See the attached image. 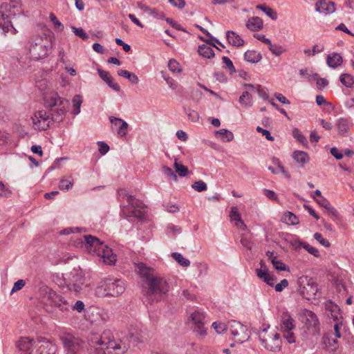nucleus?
<instances>
[{
  "instance_id": "nucleus-1",
  "label": "nucleus",
  "mask_w": 354,
  "mask_h": 354,
  "mask_svg": "<svg viewBox=\"0 0 354 354\" xmlns=\"http://www.w3.org/2000/svg\"><path fill=\"white\" fill-rule=\"evenodd\" d=\"M44 102L46 106L51 109V116L44 110L37 111L32 118L33 128L37 131H46L53 121H62L67 112L68 102L61 97L57 92L45 95Z\"/></svg>"
},
{
  "instance_id": "nucleus-2",
  "label": "nucleus",
  "mask_w": 354,
  "mask_h": 354,
  "mask_svg": "<svg viewBox=\"0 0 354 354\" xmlns=\"http://www.w3.org/2000/svg\"><path fill=\"white\" fill-rule=\"evenodd\" d=\"M81 247L86 250L90 254L100 258V261L107 265H113L116 261V255L113 252L112 249L104 244L95 236L92 235H84L81 239Z\"/></svg>"
},
{
  "instance_id": "nucleus-3",
  "label": "nucleus",
  "mask_w": 354,
  "mask_h": 354,
  "mask_svg": "<svg viewBox=\"0 0 354 354\" xmlns=\"http://www.w3.org/2000/svg\"><path fill=\"white\" fill-rule=\"evenodd\" d=\"M144 302L151 304L163 299L169 290L167 280L161 277H154L145 285Z\"/></svg>"
},
{
  "instance_id": "nucleus-4",
  "label": "nucleus",
  "mask_w": 354,
  "mask_h": 354,
  "mask_svg": "<svg viewBox=\"0 0 354 354\" xmlns=\"http://www.w3.org/2000/svg\"><path fill=\"white\" fill-rule=\"evenodd\" d=\"M51 48V41L44 35L31 37L26 45L27 54L32 60L46 58L50 54Z\"/></svg>"
},
{
  "instance_id": "nucleus-5",
  "label": "nucleus",
  "mask_w": 354,
  "mask_h": 354,
  "mask_svg": "<svg viewBox=\"0 0 354 354\" xmlns=\"http://www.w3.org/2000/svg\"><path fill=\"white\" fill-rule=\"evenodd\" d=\"M39 299L46 307H57L62 311L69 310V303L46 285H41L38 291Z\"/></svg>"
},
{
  "instance_id": "nucleus-6",
  "label": "nucleus",
  "mask_w": 354,
  "mask_h": 354,
  "mask_svg": "<svg viewBox=\"0 0 354 354\" xmlns=\"http://www.w3.org/2000/svg\"><path fill=\"white\" fill-rule=\"evenodd\" d=\"M120 196H126L128 205L123 206L121 214L127 218H141L144 216L145 204L140 200L136 199L133 196L129 195L125 190L119 192Z\"/></svg>"
},
{
  "instance_id": "nucleus-7",
  "label": "nucleus",
  "mask_w": 354,
  "mask_h": 354,
  "mask_svg": "<svg viewBox=\"0 0 354 354\" xmlns=\"http://www.w3.org/2000/svg\"><path fill=\"white\" fill-rule=\"evenodd\" d=\"M125 290L124 282L120 279H106L104 284L97 288L96 293L100 297H118Z\"/></svg>"
},
{
  "instance_id": "nucleus-8",
  "label": "nucleus",
  "mask_w": 354,
  "mask_h": 354,
  "mask_svg": "<svg viewBox=\"0 0 354 354\" xmlns=\"http://www.w3.org/2000/svg\"><path fill=\"white\" fill-rule=\"evenodd\" d=\"M106 333H104L101 337H94L91 339V346L94 348L93 354H107L109 349H120L122 346L117 344L107 337Z\"/></svg>"
},
{
  "instance_id": "nucleus-9",
  "label": "nucleus",
  "mask_w": 354,
  "mask_h": 354,
  "mask_svg": "<svg viewBox=\"0 0 354 354\" xmlns=\"http://www.w3.org/2000/svg\"><path fill=\"white\" fill-rule=\"evenodd\" d=\"M65 354H79L84 348L85 342L72 334L66 333L61 337Z\"/></svg>"
},
{
  "instance_id": "nucleus-10",
  "label": "nucleus",
  "mask_w": 354,
  "mask_h": 354,
  "mask_svg": "<svg viewBox=\"0 0 354 354\" xmlns=\"http://www.w3.org/2000/svg\"><path fill=\"white\" fill-rule=\"evenodd\" d=\"M228 328L231 334L236 337V341L243 343L248 340L250 337V333L247 327L241 322L236 320H232L228 322Z\"/></svg>"
},
{
  "instance_id": "nucleus-11",
  "label": "nucleus",
  "mask_w": 354,
  "mask_h": 354,
  "mask_svg": "<svg viewBox=\"0 0 354 354\" xmlns=\"http://www.w3.org/2000/svg\"><path fill=\"white\" fill-rule=\"evenodd\" d=\"M0 8L1 15H3V17L10 21L12 17L21 13L20 0H10L3 2L1 5Z\"/></svg>"
},
{
  "instance_id": "nucleus-12",
  "label": "nucleus",
  "mask_w": 354,
  "mask_h": 354,
  "mask_svg": "<svg viewBox=\"0 0 354 354\" xmlns=\"http://www.w3.org/2000/svg\"><path fill=\"white\" fill-rule=\"evenodd\" d=\"M190 318L195 325V330L197 334L203 337H205L207 334L206 330L204 328L205 324V314L199 311H195L192 313Z\"/></svg>"
},
{
  "instance_id": "nucleus-13",
  "label": "nucleus",
  "mask_w": 354,
  "mask_h": 354,
  "mask_svg": "<svg viewBox=\"0 0 354 354\" xmlns=\"http://www.w3.org/2000/svg\"><path fill=\"white\" fill-rule=\"evenodd\" d=\"M259 338L263 346L267 350L270 351L277 352L279 351L281 348V340L280 339V335L278 333H275L273 335L272 338L268 341L267 339L262 337L261 335H259Z\"/></svg>"
},
{
  "instance_id": "nucleus-14",
  "label": "nucleus",
  "mask_w": 354,
  "mask_h": 354,
  "mask_svg": "<svg viewBox=\"0 0 354 354\" xmlns=\"http://www.w3.org/2000/svg\"><path fill=\"white\" fill-rule=\"evenodd\" d=\"M84 279L80 274L76 273L69 278L66 282V286L69 290L79 292L84 285Z\"/></svg>"
},
{
  "instance_id": "nucleus-15",
  "label": "nucleus",
  "mask_w": 354,
  "mask_h": 354,
  "mask_svg": "<svg viewBox=\"0 0 354 354\" xmlns=\"http://www.w3.org/2000/svg\"><path fill=\"white\" fill-rule=\"evenodd\" d=\"M37 346V354H55L57 352V346L55 344L44 339L39 341Z\"/></svg>"
},
{
  "instance_id": "nucleus-16",
  "label": "nucleus",
  "mask_w": 354,
  "mask_h": 354,
  "mask_svg": "<svg viewBox=\"0 0 354 354\" xmlns=\"http://www.w3.org/2000/svg\"><path fill=\"white\" fill-rule=\"evenodd\" d=\"M35 344V342L33 339L25 337L20 338L17 343V346L24 354H33V346Z\"/></svg>"
},
{
  "instance_id": "nucleus-17",
  "label": "nucleus",
  "mask_w": 354,
  "mask_h": 354,
  "mask_svg": "<svg viewBox=\"0 0 354 354\" xmlns=\"http://www.w3.org/2000/svg\"><path fill=\"white\" fill-rule=\"evenodd\" d=\"M109 120L112 126L118 129L117 131L118 135L120 137H124L127 133L128 124L121 118L113 116H111Z\"/></svg>"
},
{
  "instance_id": "nucleus-18",
  "label": "nucleus",
  "mask_w": 354,
  "mask_h": 354,
  "mask_svg": "<svg viewBox=\"0 0 354 354\" xmlns=\"http://www.w3.org/2000/svg\"><path fill=\"white\" fill-rule=\"evenodd\" d=\"M352 123L348 118H339L336 121V127L339 134L342 136H347L348 135V129Z\"/></svg>"
},
{
  "instance_id": "nucleus-19",
  "label": "nucleus",
  "mask_w": 354,
  "mask_h": 354,
  "mask_svg": "<svg viewBox=\"0 0 354 354\" xmlns=\"http://www.w3.org/2000/svg\"><path fill=\"white\" fill-rule=\"evenodd\" d=\"M97 73L100 77L108 84L109 87L115 91H120V85L116 82H113V79L108 71H104L102 69H97Z\"/></svg>"
},
{
  "instance_id": "nucleus-20",
  "label": "nucleus",
  "mask_w": 354,
  "mask_h": 354,
  "mask_svg": "<svg viewBox=\"0 0 354 354\" xmlns=\"http://www.w3.org/2000/svg\"><path fill=\"white\" fill-rule=\"evenodd\" d=\"M137 268L140 277L145 279V285L150 280V279L155 277L153 270L151 268L146 266L143 263H138Z\"/></svg>"
},
{
  "instance_id": "nucleus-21",
  "label": "nucleus",
  "mask_w": 354,
  "mask_h": 354,
  "mask_svg": "<svg viewBox=\"0 0 354 354\" xmlns=\"http://www.w3.org/2000/svg\"><path fill=\"white\" fill-rule=\"evenodd\" d=\"M226 39L230 45L236 47L242 46L245 43L244 40L232 30H227L226 32Z\"/></svg>"
},
{
  "instance_id": "nucleus-22",
  "label": "nucleus",
  "mask_w": 354,
  "mask_h": 354,
  "mask_svg": "<svg viewBox=\"0 0 354 354\" xmlns=\"http://www.w3.org/2000/svg\"><path fill=\"white\" fill-rule=\"evenodd\" d=\"M315 7L316 10L319 12L333 13L335 10V3L333 2H327L326 0L318 1Z\"/></svg>"
},
{
  "instance_id": "nucleus-23",
  "label": "nucleus",
  "mask_w": 354,
  "mask_h": 354,
  "mask_svg": "<svg viewBox=\"0 0 354 354\" xmlns=\"http://www.w3.org/2000/svg\"><path fill=\"white\" fill-rule=\"evenodd\" d=\"M295 328V320L289 315H284L281 319V330L288 332Z\"/></svg>"
},
{
  "instance_id": "nucleus-24",
  "label": "nucleus",
  "mask_w": 354,
  "mask_h": 354,
  "mask_svg": "<svg viewBox=\"0 0 354 354\" xmlns=\"http://www.w3.org/2000/svg\"><path fill=\"white\" fill-rule=\"evenodd\" d=\"M318 285L312 279H309L306 284V286H304L302 293L306 292L309 297H315L318 292Z\"/></svg>"
},
{
  "instance_id": "nucleus-25",
  "label": "nucleus",
  "mask_w": 354,
  "mask_h": 354,
  "mask_svg": "<svg viewBox=\"0 0 354 354\" xmlns=\"http://www.w3.org/2000/svg\"><path fill=\"white\" fill-rule=\"evenodd\" d=\"M246 27L251 31H257L263 28V21L258 17H252L246 23Z\"/></svg>"
},
{
  "instance_id": "nucleus-26",
  "label": "nucleus",
  "mask_w": 354,
  "mask_h": 354,
  "mask_svg": "<svg viewBox=\"0 0 354 354\" xmlns=\"http://www.w3.org/2000/svg\"><path fill=\"white\" fill-rule=\"evenodd\" d=\"M343 59L341 55L337 53H333L327 57L326 63L328 66L335 68L342 64Z\"/></svg>"
},
{
  "instance_id": "nucleus-27",
  "label": "nucleus",
  "mask_w": 354,
  "mask_h": 354,
  "mask_svg": "<svg viewBox=\"0 0 354 354\" xmlns=\"http://www.w3.org/2000/svg\"><path fill=\"white\" fill-rule=\"evenodd\" d=\"M306 318V324L308 327H312L316 329L319 325V319L317 315L311 310H306L304 313Z\"/></svg>"
},
{
  "instance_id": "nucleus-28",
  "label": "nucleus",
  "mask_w": 354,
  "mask_h": 354,
  "mask_svg": "<svg viewBox=\"0 0 354 354\" xmlns=\"http://www.w3.org/2000/svg\"><path fill=\"white\" fill-rule=\"evenodd\" d=\"M0 28L2 30L3 32L6 33L9 31H11L12 34H16L17 32V30L13 27L12 24L9 20H7L6 18L3 17V15H1L0 12Z\"/></svg>"
},
{
  "instance_id": "nucleus-29",
  "label": "nucleus",
  "mask_w": 354,
  "mask_h": 354,
  "mask_svg": "<svg viewBox=\"0 0 354 354\" xmlns=\"http://www.w3.org/2000/svg\"><path fill=\"white\" fill-rule=\"evenodd\" d=\"M292 158L296 162L300 164L301 167L309 161L308 153L303 151H295L292 153Z\"/></svg>"
},
{
  "instance_id": "nucleus-30",
  "label": "nucleus",
  "mask_w": 354,
  "mask_h": 354,
  "mask_svg": "<svg viewBox=\"0 0 354 354\" xmlns=\"http://www.w3.org/2000/svg\"><path fill=\"white\" fill-rule=\"evenodd\" d=\"M216 136L223 142H230L234 139V134L226 129H222L215 132Z\"/></svg>"
},
{
  "instance_id": "nucleus-31",
  "label": "nucleus",
  "mask_w": 354,
  "mask_h": 354,
  "mask_svg": "<svg viewBox=\"0 0 354 354\" xmlns=\"http://www.w3.org/2000/svg\"><path fill=\"white\" fill-rule=\"evenodd\" d=\"M245 59L251 63L259 62L262 57L260 53L255 50H248L244 54Z\"/></svg>"
},
{
  "instance_id": "nucleus-32",
  "label": "nucleus",
  "mask_w": 354,
  "mask_h": 354,
  "mask_svg": "<svg viewBox=\"0 0 354 354\" xmlns=\"http://www.w3.org/2000/svg\"><path fill=\"white\" fill-rule=\"evenodd\" d=\"M196 27L201 32H203L204 34H205L208 37V38H209L208 39H205L204 40L207 44H209V45L212 46L213 47L216 48L217 50H221L214 44V42H216V43L218 44L223 48L225 47L218 39L214 38L212 36V35L206 29H205L204 28H203L202 26H198V25H196Z\"/></svg>"
},
{
  "instance_id": "nucleus-33",
  "label": "nucleus",
  "mask_w": 354,
  "mask_h": 354,
  "mask_svg": "<svg viewBox=\"0 0 354 354\" xmlns=\"http://www.w3.org/2000/svg\"><path fill=\"white\" fill-rule=\"evenodd\" d=\"M198 53L200 55L208 59L214 56V52L212 48L206 44L200 45L198 48Z\"/></svg>"
},
{
  "instance_id": "nucleus-34",
  "label": "nucleus",
  "mask_w": 354,
  "mask_h": 354,
  "mask_svg": "<svg viewBox=\"0 0 354 354\" xmlns=\"http://www.w3.org/2000/svg\"><path fill=\"white\" fill-rule=\"evenodd\" d=\"M82 97L80 95H76L72 100L73 110L71 113L74 115H77L80 113V108L82 104Z\"/></svg>"
},
{
  "instance_id": "nucleus-35",
  "label": "nucleus",
  "mask_w": 354,
  "mask_h": 354,
  "mask_svg": "<svg viewBox=\"0 0 354 354\" xmlns=\"http://www.w3.org/2000/svg\"><path fill=\"white\" fill-rule=\"evenodd\" d=\"M259 10L263 11L267 16H268L272 20L277 19V12L270 7H268L264 4H259L256 6Z\"/></svg>"
},
{
  "instance_id": "nucleus-36",
  "label": "nucleus",
  "mask_w": 354,
  "mask_h": 354,
  "mask_svg": "<svg viewBox=\"0 0 354 354\" xmlns=\"http://www.w3.org/2000/svg\"><path fill=\"white\" fill-rule=\"evenodd\" d=\"M239 102L245 106H251L252 105V97L248 91L243 92L239 97Z\"/></svg>"
},
{
  "instance_id": "nucleus-37",
  "label": "nucleus",
  "mask_w": 354,
  "mask_h": 354,
  "mask_svg": "<svg viewBox=\"0 0 354 354\" xmlns=\"http://www.w3.org/2000/svg\"><path fill=\"white\" fill-rule=\"evenodd\" d=\"M316 201L319 205L324 207L328 212L332 213L333 215L336 216L337 214V210L330 205L329 201L324 197H321V198L317 199Z\"/></svg>"
},
{
  "instance_id": "nucleus-38",
  "label": "nucleus",
  "mask_w": 354,
  "mask_h": 354,
  "mask_svg": "<svg viewBox=\"0 0 354 354\" xmlns=\"http://www.w3.org/2000/svg\"><path fill=\"white\" fill-rule=\"evenodd\" d=\"M118 75L128 79L131 82L137 84L139 81L138 76L133 73H131L127 70H120L118 71Z\"/></svg>"
},
{
  "instance_id": "nucleus-39",
  "label": "nucleus",
  "mask_w": 354,
  "mask_h": 354,
  "mask_svg": "<svg viewBox=\"0 0 354 354\" xmlns=\"http://www.w3.org/2000/svg\"><path fill=\"white\" fill-rule=\"evenodd\" d=\"M340 82L348 88L353 86L354 84L353 77L348 73H343L339 77Z\"/></svg>"
},
{
  "instance_id": "nucleus-40",
  "label": "nucleus",
  "mask_w": 354,
  "mask_h": 354,
  "mask_svg": "<svg viewBox=\"0 0 354 354\" xmlns=\"http://www.w3.org/2000/svg\"><path fill=\"white\" fill-rule=\"evenodd\" d=\"M171 257L178 263H179L183 267H187L190 265L189 260L185 259L180 253L173 252L171 254Z\"/></svg>"
},
{
  "instance_id": "nucleus-41",
  "label": "nucleus",
  "mask_w": 354,
  "mask_h": 354,
  "mask_svg": "<svg viewBox=\"0 0 354 354\" xmlns=\"http://www.w3.org/2000/svg\"><path fill=\"white\" fill-rule=\"evenodd\" d=\"M245 86L246 88H248L250 89V91H251L257 92L259 97H261V98H263L264 100H268L269 97V95L267 93L266 91H265L263 88H261L260 86H258V87L257 88L254 85L248 84H245Z\"/></svg>"
},
{
  "instance_id": "nucleus-42",
  "label": "nucleus",
  "mask_w": 354,
  "mask_h": 354,
  "mask_svg": "<svg viewBox=\"0 0 354 354\" xmlns=\"http://www.w3.org/2000/svg\"><path fill=\"white\" fill-rule=\"evenodd\" d=\"M143 339L144 337L142 335L141 331H138V330L131 331L129 334V340L133 344L142 342Z\"/></svg>"
},
{
  "instance_id": "nucleus-43",
  "label": "nucleus",
  "mask_w": 354,
  "mask_h": 354,
  "mask_svg": "<svg viewBox=\"0 0 354 354\" xmlns=\"http://www.w3.org/2000/svg\"><path fill=\"white\" fill-rule=\"evenodd\" d=\"M71 177H64L61 179L59 182V187L62 190H68L70 189L73 185Z\"/></svg>"
},
{
  "instance_id": "nucleus-44",
  "label": "nucleus",
  "mask_w": 354,
  "mask_h": 354,
  "mask_svg": "<svg viewBox=\"0 0 354 354\" xmlns=\"http://www.w3.org/2000/svg\"><path fill=\"white\" fill-rule=\"evenodd\" d=\"M36 86L41 91L46 92L44 93V95L46 93H50L52 91H48L49 89V82L46 79H41L36 81Z\"/></svg>"
},
{
  "instance_id": "nucleus-45",
  "label": "nucleus",
  "mask_w": 354,
  "mask_h": 354,
  "mask_svg": "<svg viewBox=\"0 0 354 354\" xmlns=\"http://www.w3.org/2000/svg\"><path fill=\"white\" fill-rule=\"evenodd\" d=\"M274 268L279 271H289V268L283 263L281 261L278 260L277 257H273L271 259Z\"/></svg>"
},
{
  "instance_id": "nucleus-46",
  "label": "nucleus",
  "mask_w": 354,
  "mask_h": 354,
  "mask_svg": "<svg viewBox=\"0 0 354 354\" xmlns=\"http://www.w3.org/2000/svg\"><path fill=\"white\" fill-rule=\"evenodd\" d=\"M174 167L176 172L181 177H185L187 175L188 169L186 166L178 163L176 160L174 162Z\"/></svg>"
},
{
  "instance_id": "nucleus-47",
  "label": "nucleus",
  "mask_w": 354,
  "mask_h": 354,
  "mask_svg": "<svg viewBox=\"0 0 354 354\" xmlns=\"http://www.w3.org/2000/svg\"><path fill=\"white\" fill-rule=\"evenodd\" d=\"M284 221L290 225H297L299 223V218L297 216L290 212H288L284 214Z\"/></svg>"
},
{
  "instance_id": "nucleus-48",
  "label": "nucleus",
  "mask_w": 354,
  "mask_h": 354,
  "mask_svg": "<svg viewBox=\"0 0 354 354\" xmlns=\"http://www.w3.org/2000/svg\"><path fill=\"white\" fill-rule=\"evenodd\" d=\"M324 343L328 348L334 351L337 348V340L329 337H324Z\"/></svg>"
},
{
  "instance_id": "nucleus-49",
  "label": "nucleus",
  "mask_w": 354,
  "mask_h": 354,
  "mask_svg": "<svg viewBox=\"0 0 354 354\" xmlns=\"http://www.w3.org/2000/svg\"><path fill=\"white\" fill-rule=\"evenodd\" d=\"M260 266L261 268L256 270V274L259 279H262L269 274V273L268 269L263 261L261 260L260 261Z\"/></svg>"
},
{
  "instance_id": "nucleus-50",
  "label": "nucleus",
  "mask_w": 354,
  "mask_h": 354,
  "mask_svg": "<svg viewBox=\"0 0 354 354\" xmlns=\"http://www.w3.org/2000/svg\"><path fill=\"white\" fill-rule=\"evenodd\" d=\"M277 161L278 162L277 167L274 168L272 167H269L268 169L270 171H271L272 173L275 174H277L281 172L282 174H283L285 175V176L286 178H289L290 177L289 173L288 171H286V169H284V167L279 163V160H277Z\"/></svg>"
},
{
  "instance_id": "nucleus-51",
  "label": "nucleus",
  "mask_w": 354,
  "mask_h": 354,
  "mask_svg": "<svg viewBox=\"0 0 354 354\" xmlns=\"http://www.w3.org/2000/svg\"><path fill=\"white\" fill-rule=\"evenodd\" d=\"M268 48L276 56H279L286 51L281 46L272 44V42L269 44Z\"/></svg>"
},
{
  "instance_id": "nucleus-52",
  "label": "nucleus",
  "mask_w": 354,
  "mask_h": 354,
  "mask_svg": "<svg viewBox=\"0 0 354 354\" xmlns=\"http://www.w3.org/2000/svg\"><path fill=\"white\" fill-rule=\"evenodd\" d=\"M299 74L301 76L306 78L308 80H310L313 78L315 79L318 77L317 73H313L312 71L308 68L299 70Z\"/></svg>"
},
{
  "instance_id": "nucleus-53",
  "label": "nucleus",
  "mask_w": 354,
  "mask_h": 354,
  "mask_svg": "<svg viewBox=\"0 0 354 354\" xmlns=\"http://www.w3.org/2000/svg\"><path fill=\"white\" fill-rule=\"evenodd\" d=\"M297 243L299 245H301L310 254L314 255L315 257L319 256V251L316 248L310 245L309 244L306 243H302L301 241H298Z\"/></svg>"
},
{
  "instance_id": "nucleus-54",
  "label": "nucleus",
  "mask_w": 354,
  "mask_h": 354,
  "mask_svg": "<svg viewBox=\"0 0 354 354\" xmlns=\"http://www.w3.org/2000/svg\"><path fill=\"white\" fill-rule=\"evenodd\" d=\"M192 187L198 192L206 191L207 189V184L203 180L196 181L192 185Z\"/></svg>"
},
{
  "instance_id": "nucleus-55",
  "label": "nucleus",
  "mask_w": 354,
  "mask_h": 354,
  "mask_svg": "<svg viewBox=\"0 0 354 354\" xmlns=\"http://www.w3.org/2000/svg\"><path fill=\"white\" fill-rule=\"evenodd\" d=\"M185 114L187 115L188 118L194 122H196L199 120V114L197 111L188 109H185Z\"/></svg>"
},
{
  "instance_id": "nucleus-56",
  "label": "nucleus",
  "mask_w": 354,
  "mask_h": 354,
  "mask_svg": "<svg viewBox=\"0 0 354 354\" xmlns=\"http://www.w3.org/2000/svg\"><path fill=\"white\" fill-rule=\"evenodd\" d=\"M71 29L76 36L80 37L83 40H86L88 38L87 33H86L82 28L71 26Z\"/></svg>"
},
{
  "instance_id": "nucleus-57",
  "label": "nucleus",
  "mask_w": 354,
  "mask_h": 354,
  "mask_svg": "<svg viewBox=\"0 0 354 354\" xmlns=\"http://www.w3.org/2000/svg\"><path fill=\"white\" fill-rule=\"evenodd\" d=\"M168 68L173 73H180L181 71L179 63L175 59L169 61Z\"/></svg>"
},
{
  "instance_id": "nucleus-58",
  "label": "nucleus",
  "mask_w": 354,
  "mask_h": 354,
  "mask_svg": "<svg viewBox=\"0 0 354 354\" xmlns=\"http://www.w3.org/2000/svg\"><path fill=\"white\" fill-rule=\"evenodd\" d=\"M222 60L223 63L225 64V67L228 69L230 73L236 72L233 63L229 57L223 56Z\"/></svg>"
},
{
  "instance_id": "nucleus-59",
  "label": "nucleus",
  "mask_w": 354,
  "mask_h": 354,
  "mask_svg": "<svg viewBox=\"0 0 354 354\" xmlns=\"http://www.w3.org/2000/svg\"><path fill=\"white\" fill-rule=\"evenodd\" d=\"M212 327L214 328V330L218 334L223 333L227 328V326L224 323H222V322H214L212 324Z\"/></svg>"
},
{
  "instance_id": "nucleus-60",
  "label": "nucleus",
  "mask_w": 354,
  "mask_h": 354,
  "mask_svg": "<svg viewBox=\"0 0 354 354\" xmlns=\"http://www.w3.org/2000/svg\"><path fill=\"white\" fill-rule=\"evenodd\" d=\"M313 237H314V239L316 241L319 242V243L322 245H323L324 247H329L330 246L329 241H327L326 239H324V237L322 236V234H320L319 232H316V233L314 234Z\"/></svg>"
},
{
  "instance_id": "nucleus-61",
  "label": "nucleus",
  "mask_w": 354,
  "mask_h": 354,
  "mask_svg": "<svg viewBox=\"0 0 354 354\" xmlns=\"http://www.w3.org/2000/svg\"><path fill=\"white\" fill-rule=\"evenodd\" d=\"M162 172L169 178H172L174 180H177V176L176 173L170 168L167 166L162 167Z\"/></svg>"
},
{
  "instance_id": "nucleus-62",
  "label": "nucleus",
  "mask_w": 354,
  "mask_h": 354,
  "mask_svg": "<svg viewBox=\"0 0 354 354\" xmlns=\"http://www.w3.org/2000/svg\"><path fill=\"white\" fill-rule=\"evenodd\" d=\"M230 217L232 221H237L241 219L240 214L238 212L237 208L236 207H232L230 213Z\"/></svg>"
},
{
  "instance_id": "nucleus-63",
  "label": "nucleus",
  "mask_w": 354,
  "mask_h": 354,
  "mask_svg": "<svg viewBox=\"0 0 354 354\" xmlns=\"http://www.w3.org/2000/svg\"><path fill=\"white\" fill-rule=\"evenodd\" d=\"M283 337L287 340L289 344H292L295 342V337L292 330H288V332H283Z\"/></svg>"
},
{
  "instance_id": "nucleus-64",
  "label": "nucleus",
  "mask_w": 354,
  "mask_h": 354,
  "mask_svg": "<svg viewBox=\"0 0 354 354\" xmlns=\"http://www.w3.org/2000/svg\"><path fill=\"white\" fill-rule=\"evenodd\" d=\"M317 79V86L319 90H322L324 88L328 85V81L326 78H316Z\"/></svg>"
}]
</instances>
